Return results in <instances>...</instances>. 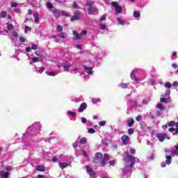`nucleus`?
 I'll list each match as a JSON object with an SVG mask.
<instances>
[{"label":"nucleus","instance_id":"aec40b11","mask_svg":"<svg viewBox=\"0 0 178 178\" xmlns=\"http://www.w3.org/2000/svg\"><path fill=\"white\" fill-rule=\"evenodd\" d=\"M6 15H7L6 11L2 10V11L1 12V13H0V17H1V19H5V17H6Z\"/></svg>","mask_w":178,"mask_h":178},{"label":"nucleus","instance_id":"a211bd4d","mask_svg":"<svg viewBox=\"0 0 178 178\" xmlns=\"http://www.w3.org/2000/svg\"><path fill=\"white\" fill-rule=\"evenodd\" d=\"M58 165L60 169H65V168H67V166H69V164L66 163H59Z\"/></svg>","mask_w":178,"mask_h":178},{"label":"nucleus","instance_id":"0eeeda50","mask_svg":"<svg viewBox=\"0 0 178 178\" xmlns=\"http://www.w3.org/2000/svg\"><path fill=\"white\" fill-rule=\"evenodd\" d=\"M10 173L9 172L0 171V176L1 178H8Z\"/></svg>","mask_w":178,"mask_h":178},{"label":"nucleus","instance_id":"ea45409f","mask_svg":"<svg viewBox=\"0 0 178 178\" xmlns=\"http://www.w3.org/2000/svg\"><path fill=\"white\" fill-rule=\"evenodd\" d=\"M44 70H45V67H41L40 68V70H38V72H39L40 74H41L44 73Z\"/></svg>","mask_w":178,"mask_h":178},{"label":"nucleus","instance_id":"f257e3e1","mask_svg":"<svg viewBox=\"0 0 178 178\" xmlns=\"http://www.w3.org/2000/svg\"><path fill=\"white\" fill-rule=\"evenodd\" d=\"M109 161V155L105 154L104 155L102 153H96L95 156L93 159L94 163H100L101 166H105Z\"/></svg>","mask_w":178,"mask_h":178},{"label":"nucleus","instance_id":"393cba45","mask_svg":"<svg viewBox=\"0 0 178 178\" xmlns=\"http://www.w3.org/2000/svg\"><path fill=\"white\" fill-rule=\"evenodd\" d=\"M176 125V122L175 121H170L168 123V126L169 127H173V126Z\"/></svg>","mask_w":178,"mask_h":178},{"label":"nucleus","instance_id":"1a4fd4ad","mask_svg":"<svg viewBox=\"0 0 178 178\" xmlns=\"http://www.w3.org/2000/svg\"><path fill=\"white\" fill-rule=\"evenodd\" d=\"M97 8L92 7V8H89L88 9V15H94L95 12H96Z\"/></svg>","mask_w":178,"mask_h":178},{"label":"nucleus","instance_id":"c9c22d12","mask_svg":"<svg viewBox=\"0 0 178 178\" xmlns=\"http://www.w3.org/2000/svg\"><path fill=\"white\" fill-rule=\"evenodd\" d=\"M35 55H37V56H40L41 58H42V56H44L42 55V52H41L40 51H35Z\"/></svg>","mask_w":178,"mask_h":178},{"label":"nucleus","instance_id":"f03ea898","mask_svg":"<svg viewBox=\"0 0 178 178\" xmlns=\"http://www.w3.org/2000/svg\"><path fill=\"white\" fill-rule=\"evenodd\" d=\"M124 155H125V157L124 158L123 161L126 163V168L133 169V168H134V165L136 164V158L130 155V154H129L127 152H124Z\"/></svg>","mask_w":178,"mask_h":178},{"label":"nucleus","instance_id":"2f4dec72","mask_svg":"<svg viewBox=\"0 0 178 178\" xmlns=\"http://www.w3.org/2000/svg\"><path fill=\"white\" fill-rule=\"evenodd\" d=\"M158 109H161L162 111H165V107H163V104H157Z\"/></svg>","mask_w":178,"mask_h":178},{"label":"nucleus","instance_id":"6e6552de","mask_svg":"<svg viewBox=\"0 0 178 178\" xmlns=\"http://www.w3.org/2000/svg\"><path fill=\"white\" fill-rule=\"evenodd\" d=\"M156 137L161 143H163V141H165V135L159 133L157 134Z\"/></svg>","mask_w":178,"mask_h":178},{"label":"nucleus","instance_id":"20e7f679","mask_svg":"<svg viewBox=\"0 0 178 178\" xmlns=\"http://www.w3.org/2000/svg\"><path fill=\"white\" fill-rule=\"evenodd\" d=\"M86 171L88 172V175L91 178H97V174L92 170V168L90 165H86Z\"/></svg>","mask_w":178,"mask_h":178},{"label":"nucleus","instance_id":"bf43d9fd","mask_svg":"<svg viewBox=\"0 0 178 178\" xmlns=\"http://www.w3.org/2000/svg\"><path fill=\"white\" fill-rule=\"evenodd\" d=\"M105 19H106V15H103L102 17V18L100 19V22H104V20H105Z\"/></svg>","mask_w":178,"mask_h":178},{"label":"nucleus","instance_id":"423d86ee","mask_svg":"<svg viewBox=\"0 0 178 178\" xmlns=\"http://www.w3.org/2000/svg\"><path fill=\"white\" fill-rule=\"evenodd\" d=\"M86 109H87V103L83 102L80 105V107L78 109V112L81 113L82 112H84Z\"/></svg>","mask_w":178,"mask_h":178},{"label":"nucleus","instance_id":"13d9d810","mask_svg":"<svg viewBox=\"0 0 178 178\" xmlns=\"http://www.w3.org/2000/svg\"><path fill=\"white\" fill-rule=\"evenodd\" d=\"M81 34H82V35H87V31L86 30L82 31Z\"/></svg>","mask_w":178,"mask_h":178},{"label":"nucleus","instance_id":"58836bf2","mask_svg":"<svg viewBox=\"0 0 178 178\" xmlns=\"http://www.w3.org/2000/svg\"><path fill=\"white\" fill-rule=\"evenodd\" d=\"M120 86L121 87V88H124V89H126L127 88V83H122Z\"/></svg>","mask_w":178,"mask_h":178},{"label":"nucleus","instance_id":"b1692460","mask_svg":"<svg viewBox=\"0 0 178 178\" xmlns=\"http://www.w3.org/2000/svg\"><path fill=\"white\" fill-rule=\"evenodd\" d=\"M46 74H47L48 76H56V74L55 73V72L47 71Z\"/></svg>","mask_w":178,"mask_h":178},{"label":"nucleus","instance_id":"603ef678","mask_svg":"<svg viewBox=\"0 0 178 178\" xmlns=\"http://www.w3.org/2000/svg\"><path fill=\"white\" fill-rule=\"evenodd\" d=\"M130 153L132 154V155H136V149H130Z\"/></svg>","mask_w":178,"mask_h":178},{"label":"nucleus","instance_id":"473e14b6","mask_svg":"<svg viewBox=\"0 0 178 178\" xmlns=\"http://www.w3.org/2000/svg\"><path fill=\"white\" fill-rule=\"evenodd\" d=\"M81 18H79V17L74 15L71 17V22H74V20H80Z\"/></svg>","mask_w":178,"mask_h":178},{"label":"nucleus","instance_id":"4d7b16f0","mask_svg":"<svg viewBox=\"0 0 178 178\" xmlns=\"http://www.w3.org/2000/svg\"><path fill=\"white\" fill-rule=\"evenodd\" d=\"M6 170H7L8 172H10V170H12V168L10 166H7L6 167Z\"/></svg>","mask_w":178,"mask_h":178},{"label":"nucleus","instance_id":"0e129e2a","mask_svg":"<svg viewBox=\"0 0 178 178\" xmlns=\"http://www.w3.org/2000/svg\"><path fill=\"white\" fill-rule=\"evenodd\" d=\"M165 95H167V97H169V95H170V90H166Z\"/></svg>","mask_w":178,"mask_h":178},{"label":"nucleus","instance_id":"f3484780","mask_svg":"<svg viewBox=\"0 0 178 178\" xmlns=\"http://www.w3.org/2000/svg\"><path fill=\"white\" fill-rule=\"evenodd\" d=\"M73 35H74L76 40H81V37L80 36V35L79 33H77V31H73Z\"/></svg>","mask_w":178,"mask_h":178},{"label":"nucleus","instance_id":"6ab92c4d","mask_svg":"<svg viewBox=\"0 0 178 178\" xmlns=\"http://www.w3.org/2000/svg\"><path fill=\"white\" fill-rule=\"evenodd\" d=\"M134 124V120L131 119L130 121L127 122V126L128 127H133V125Z\"/></svg>","mask_w":178,"mask_h":178},{"label":"nucleus","instance_id":"864d4df0","mask_svg":"<svg viewBox=\"0 0 178 178\" xmlns=\"http://www.w3.org/2000/svg\"><path fill=\"white\" fill-rule=\"evenodd\" d=\"M94 1H90L88 3V7L89 8H93L92 6H94Z\"/></svg>","mask_w":178,"mask_h":178},{"label":"nucleus","instance_id":"39448f33","mask_svg":"<svg viewBox=\"0 0 178 178\" xmlns=\"http://www.w3.org/2000/svg\"><path fill=\"white\" fill-rule=\"evenodd\" d=\"M121 140L122 141V144L124 145H127V143L130 141V137H129L127 135H123L121 138Z\"/></svg>","mask_w":178,"mask_h":178},{"label":"nucleus","instance_id":"79ce46f5","mask_svg":"<svg viewBox=\"0 0 178 178\" xmlns=\"http://www.w3.org/2000/svg\"><path fill=\"white\" fill-rule=\"evenodd\" d=\"M19 40L20 42H26V38H24V36H22L19 38Z\"/></svg>","mask_w":178,"mask_h":178},{"label":"nucleus","instance_id":"72a5a7b5","mask_svg":"<svg viewBox=\"0 0 178 178\" xmlns=\"http://www.w3.org/2000/svg\"><path fill=\"white\" fill-rule=\"evenodd\" d=\"M165 87H166V88H172V83H170V82H166L165 83Z\"/></svg>","mask_w":178,"mask_h":178},{"label":"nucleus","instance_id":"cd10ccee","mask_svg":"<svg viewBox=\"0 0 178 178\" xmlns=\"http://www.w3.org/2000/svg\"><path fill=\"white\" fill-rule=\"evenodd\" d=\"M60 38H67V34L65 32H61L60 35Z\"/></svg>","mask_w":178,"mask_h":178},{"label":"nucleus","instance_id":"69168bd1","mask_svg":"<svg viewBox=\"0 0 178 178\" xmlns=\"http://www.w3.org/2000/svg\"><path fill=\"white\" fill-rule=\"evenodd\" d=\"M172 66L174 67V69H177V64L176 63H172Z\"/></svg>","mask_w":178,"mask_h":178},{"label":"nucleus","instance_id":"e433bc0d","mask_svg":"<svg viewBox=\"0 0 178 178\" xmlns=\"http://www.w3.org/2000/svg\"><path fill=\"white\" fill-rule=\"evenodd\" d=\"M99 26H100V29L101 30H106V25L102 24H99Z\"/></svg>","mask_w":178,"mask_h":178},{"label":"nucleus","instance_id":"e2e57ef3","mask_svg":"<svg viewBox=\"0 0 178 178\" xmlns=\"http://www.w3.org/2000/svg\"><path fill=\"white\" fill-rule=\"evenodd\" d=\"M172 86H173V87H177V86H178V82H177V81H175V82L172 83Z\"/></svg>","mask_w":178,"mask_h":178},{"label":"nucleus","instance_id":"c85d7f7f","mask_svg":"<svg viewBox=\"0 0 178 178\" xmlns=\"http://www.w3.org/2000/svg\"><path fill=\"white\" fill-rule=\"evenodd\" d=\"M46 5L49 9H52L54 8V5L51 2L46 3Z\"/></svg>","mask_w":178,"mask_h":178},{"label":"nucleus","instance_id":"4468645a","mask_svg":"<svg viewBox=\"0 0 178 178\" xmlns=\"http://www.w3.org/2000/svg\"><path fill=\"white\" fill-rule=\"evenodd\" d=\"M165 159H166L165 163L167 165H170V163H172V156H166Z\"/></svg>","mask_w":178,"mask_h":178},{"label":"nucleus","instance_id":"9b49d317","mask_svg":"<svg viewBox=\"0 0 178 178\" xmlns=\"http://www.w3.org/2000/svg\"><path fill=\"white\" fill-rule=\"evenodd\" d=\"M70 67H72V64L67 63L63 65L65 72H69V70H70Z\"/></svg>","mask_w":178,"mask_h":178},{"label":"nucleus","instance_id":"4be33fe9","mask_svg":"<svg viewBox=\"0 0 178 178\" xmlns=\"http://www.w3.org/2000/svg\"><path fill=\"white\" fill-rule=\"evenodd\" d=\"M131 80H134L135 81L137 80V77L136 76V74H134V71H132L131 72Z\"/></svg>","mask_w":178,"mask_h":178},{"label":"nucleus","instance_id":"de8ad7c7","mask_svg":"<svg viewBox=\"0 0 178 178\" xmlns=\"http://www.w3.org/2000/svg\"><path fill=\"white\" fill-rule=\"evenodd\" d=\"M116 163L115 161H109V165L110 166H115V164Z\"/></svg>","mask_w":178,"mask_h":178},{"label":"nucleus","instance_id":"a19ab883","mask_svg":"<svg viewBox=\"0 0 178 178\" xmlns=\"http://www.w3.org/2000/svg\"><path fill=\"white\" fill-rule=\"evenodd\" d=\"M82 155L88 159V154H87V152L86 151H82Z\"/></svg>","mask_w":178,"mask_h":178},{"label":"nucleus","instance_id":"ddd939ff","mask_svg":"<svg viewBox=\"0 0 178 178\" xmlns=\"http://www.w3.org/2000/svg\"><path fill=\"white\" fill-rule=\"evenodd\" d=\"M53 15L54 17H59L60 16V11H59V10L55 9L53 11Z\"/></svg>","mask_w":178,"mask_h":178},{"label":"nucleus","instance_id":"774afa93","mask_svg":"<svg viewBox=\"0 0 178 178\" xmlns=\"http://www.w3.org/2000/svg\"><path fill=\"white\" fill-rule=\"evenodd\" d=\"M44 177H45L44 175H38L37 176V178H44Z\"/></svg>","mask_w":178,"mask_h":178},{"label":"nucleus","instance_id":"4c0bfd02","mask_svg":"<svg viewBox=\"0 0 178 178\" xmlns=\"http://www.w3.org/2000/svg\"><path fill=\"white\" fill-rule=\"evenodd\" d=\"M31 49H33L34 51H35L36 49H38V46L36 44H33L31 46Z\"/></svg>","mask_w":178,"mask_h":178},{"label":"nucleus","instance_id":"dca6fc26","mask_svg":"<svg viewBox=\"0 0 178 178\" xmlns=\"http://www.w3.org/2000/svg\"><path fill=\"white\" fill-rule=\"evenodd\" d=\"M83 69L88 70V74H92V67H88L87 65H84Z\"/></svg>","mask_w":178,"mask_h":178},{"label":"nucleus","instance_id":"5fc2aeb1","mask_svg":"<svg viewBox=\"0 0 178 178\" xmlns=\"http://www.w3.org/2000/svg\"><path fill=\"white\" fill-rule=\"evenodd\" d=\"M32 60H33V62L34 63H35L38 62V58H37V57H33V58H32Z\"/></svg>","mask_w":178,"mask_h":178},{"label":"nucleus","instance_id":"412c9836","mask_svg":"<svg viewBox=\"0 0 178 178\" xmlns=\"http://www.w3.org/2000/svg\"><path fill=\"white\" fill-rule=\"evenodd\" d=\"M80 144H87V138L83 137L80 139Z\"/></svg>","mask_w":178,"mask_h":178},{"label":"nucleus","instance_id":"680f3d73","mask_svg":"<svg viewBox=\"0 0 178 178\" xmlns=\"http://www.w3.org/2000/svg\"><path fill=\"white\" fill-rule=\"evenodd\" d=\"M72 146H73V147H74V149H76V148H77V143H74L73 144H72Z\"/></svg>","mask_w":178,"mask_h":178},{"label":"nucleus","instance_id":"7ed1b4c3","mask_svg":"<svg viewBox=\"0 0 178 178\" xmlns=\"http://www.w3.org/2000/svg\"><path fill=\"white\" fill-rule=\"evenodd\" d=\"M111 6L113 8H115L116 13L118 15H120L122 13V6H119V3L116 1H112L111 2Z\"/></svg>","mask_w":178,"mask_h":178},{"label":"nucleus","instance_id":"5701e85b","mask_svg":"<svg viewBox=\"0 0 178 178\" xmlns=\"http://www.w3.org/2000/svg\"><path fill=\"white\" fill-rule=\"evenodd\" d=\"M74 16L78 17L79 19H81V13L80 10H76L74 11Z\"/></svg>","mask_w":178,"mask_h":178},{"label":"nucleus","instance_id":"7c9ffc66","mask_svg":"<svg viewBox=\"0 0 178 178\" xmlns=\"http://www.w3.org/2000/svg\"><path fill=\"white\" fill-rule=\"evenodd\" d=\"M68 115H70L72 118H76V113L74 111H68Z\"/></svg>","mask_w":178,"mask_h":178},{"label":"nucleus","instance_id":"bb28decb","mask_svg":"<svg viewBox=\"0 0 178 178\" xmlns=\"http://www.w3.org/2000/svg\"><path fill=\"white\" fill-rule=\"evenodd\" d=\"M140 16H141V13H140V12H134V17H140Z\"/></svg>","mask_w":178,"mask_h":178},{"label":"nucleus","instance_id":"37998d69","mask_svg":"<svg viewBox=\"0 0 178 178\" xmlns=\"http://www.w3.org/2000/svg\"><path fill=\"white\" fill-rule=\"evenodd\" d=\"M8 30H13V24H9L7 26Z\"/></svg>","mask_w":178,"mask_h":178},{"label":"nucleus","instance_id":"09e8293b","mask_svg":"<svg viewBox=\"0 0 178 178\" xmlns=\"http://www.w3.org/2000/svg\"><path fill=\"white\" fill-rule=\"evenodd\" d=\"M62 30H63V28L62 27V26L58 25L57 26V31L60 32V31H62Z\"/></svg>","mask_w":178,"mask_h":178},{"label":"nucleus","instance_id":"338daca9","mask_svg":"<svg viewBox=\"0 0 178 178\" xmlns=\"http://www.w3.org/2000/svg\"><path fill=\"white\" fill-rule=\"evenodd\" d=\"M168 130H169V131H170V133H173V131H175V128L171 127Z\"/></svg>","mask_w":178,"mask_h":178},{"label":"nucleus","instance_id":"a18cd8bd","mask_svg":"<svg viewBox=\"0 0 178 178\" xmlns=\"http://www.w3.org/2000/svg\"><path fill=\"white\" fill-rule=\"evenodd\" d=\"M106 124V121H100L99 122V126H105Z\"/></svg>","mask_w":178,"mask_h":178},{"label":"nucleus","instance_id":"49530a36","mask_svg":"<svg viewBox=\"0 0 178 178\" xmlns=\"http://www.w3.org/2000/svg\"><path fill=\"white\" fill-rule=\"evenodd\" d=\"M136 119L137 122H141V120H143V117L141 115H138Z\"/></svg>","mask_w":178,"mask_h":178},{"label":"nucleus","instance_id":"c03bdc74","mask_svg":"<svg viewBox=\"0 0 178 178\" xmlns=\"http://www.w3.org/2000/svg\"><path fill=\"white\" fill-rule=\"evenodd\" d=\"M10 6H12V8H17V3H16V2H11Z\"/></svg>","mask_w":178,"mask_h":178},{"label":"nucleus","instance_id":"2eb2a0df","mask_svg":"<svg viewBox=\"0 0 178 178\" xmlns=\"http://www.w3.org/2000/svg\"><path fill=\"white\" fill-rule=\"evenodd\" d=\"M40 15L36 13L35 15H34V18H35V23H36L38 24V23H40Z\"/></svg>","mask_w":178,"mask_h":178},{"label":"nucleus","instance_id":"9d476101","mask_svg":"<svg viewBox=\"0 0 178 178\" xmlns=\"http://www.w3.org/2000/svg\"><path fill=\"white\" fill-rule=\"evenodd\" d=\"M171 154L172 155L178 156V144L177 145H175V149H172L171 150Z\"/></svg>","mask_w":178,"mask_h":178},{"label":"nucleus","instance_id":"f704fd0d","mask_svg":"<svg viewBox=\"0 0 178 178\" xmlns=\"http://www.w3.org/2000/svg\"><path fill=\"white\" fill-rule=\"evenodd\" d=\"M88 133H89L90 134H94V133H95V129H94L93 128H90L88 130Z\"/></svg>","mask_w":178,"mask_h":178},{"label":"nucleus","instance_id":"f8f14e48","mask_svg":"<svg viewBox=\"0 0 178 178\" xmlns=\"http://www.w3.org/2000/svg\"><path fill=\"white\" fill-rule=\"evenodd\" d=\"M35 170H37L38 172H44L45 170V168L42 165H37L35 167Z\"/></svg>","mask_w":178,"mask_h":178},{"label":"nucleus","instance_id":"052dcab7","mask_svg":"<svg viewBox=\"0 0 178 178\" xmlns=\"http://www.w3.org/2000/svg\"><path fill=\"white\" fill-rule=\"evenodd\" d=\"M26 52H30V51H31V48H30V47H27L25 49Z\"/></svg>","mask_w":178,"mask_h":178},{"label":"nucleus","instance_id":"a878e982","mask_svg":"<svg viewBox=\"0 0 178 178\" xmlns=\"http://www.w3.org/2000/svg\"><path fill=\"white\" fill-rule=\"evenodd\" d=\"M128 134L129 136H131V134H134V129L133 128L128 129Z\"/></svg>","mask_w":178,"mask_h":178},{"label":"nucleus","instance_id":"8fccbe9b","mask_svg":"<svg viewBox=\"0 0 178 178\" xmlns=\"http://www.w3.org/2000/svg\"><path fill=\"white\" fill-rule=\"evenodd\" d=\"M27 31H31V28L26 26H25V33H27Z\"/></svg>","mask_w":178,"mask_h":178},{"label":"nucleus","instance_id":"6e6d98bb","mask_svg":"<svg viewBox=\"0 0 178 178\" xmlns=\"http://www.w3.org/2000/svg\"><path fill=\"white\" fill-rule=\"evenodd\" d=\"M81 120L82 123H87V119L84 117H83Z\"/></svg>","mask_w":178,"mask_h":178},{"label":"nucleus","instance_id":"3c124183","mask_svg":"<svg viewBox=\"0 0 178 178\" xmlns=\"http://www.w3.org/2000/svg\"><path fill=\"white\" fill-rule=\"evenodd\" d=\"M160 101H161V102L166 103V102H168V99L161 97V98L160 99Z\"/></svg>","mask_w":178,"mask_h":178},{"label":"nucleus","instance_id":"c756f323","mask_svg":"<svg viewBox=\"0 0 178 178\" xmlns=\"http://www.w3.org/2000/svg\"><path fill=\"white\" fill-rule=\"evenodd\" d=\"M117 20H118L119 24H120L121 26H124V20H122V19H120V18H117Z\"/></svg>","mask_w":178,"mask_h":178}]
</instances>
